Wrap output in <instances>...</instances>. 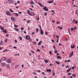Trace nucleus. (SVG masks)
<instances>
[{
	"label": "nucleus",
	"instance_id": "obj_63",
	"mask_svg": "<svg viewBox=\"0 0 78 78\" xmlns=\"http://www.w3.org/2000/svg\"><path fill=\"white\" fill-rule=\"evenodd\" d=\"M53 47L54 49H55V45H54Z\"/></svg>",
	"mask_w": 78,
	"mask_h": 78
},
{
	"label": "nucleus",
	"instance_id": "obj_11",
	"mask_svg": "<svg viewBox=\"0 0 78 78\" xmlns=\"http://www.w3.org/2000/svg\"><path fill=\"white\" fill-rule=\"evenodd\" d=\"M11 20H12V21H15V19L13 17H11Z\"/></svg>",
	"mask_w": 78,
	"mask_h": 78
},
{
	"label": "nucleus",
	"instance_id": "obj_30",
	"mask_svg": "<svg viewBox=\"0 0 78 78\" xmlns=\"http://www.w3.org/2000/svg\"><path fill=\"white\" fill-rule=\"evenodd\" d=\"M1 66L2 67H4V66H5V64L4 63H2Z\"/></svg>",
	"mask_w": 78,
	"mask_h": 78
},
{
	"label": "nucleus",
	"instance_id": "obj_13",
	"mask_svg": "<svg viewBox=\"0 0 78 78\" xmlns=\"http://www.w3.org/2000/svg\"><path fill=\"white\" fill-rule=\"evenodd\" d=\"M38 3L39 5L41 6V7H44V5H42V4H41V3H39V2H38Z\"/></svg>",
	"mask_w": 78,
	"mask_h": 78
},
{
	"label": "nucleus",
	"instance_id": "obj_49",
	"mask_svg": "<svg viewBox=\"0 0 78 78\" xmlns=\"http://www.w3.org/2000/svg\"><path fill=\"white\" fill-rule=\"evenodd\" d=\"M71 31H73V30H74V29L73 28H71Z\"/></svg>",
	"mask_w": 78,
	"mask_h": 78
},
{
	"label": "nucleus",
	"instance_id": "obj_38",
	"mask_svg": "<svg viewBox=\"0 0 78 78\" xmlns=\"http://www.w3.org/2000/svg\"><path fill=\"white\" fill-rule=\"evenodd\" d=\"M51 41L52 42H53V43H54V42H55V41H54V40H53V39H52L51 40Z\"/></svg>",
	"mask_w": 78,
	"mask_h": 78
},
{
	"label": "nucleus",
	"instance_id": "obj_16",
	"mask_svg": "<svg viewBox=\"0 0 78 78\" xmlns=\"http://www.w3.org/2000/svg\"><path fill=\"white\" fill-rule=\"evenodd\" d=\"M3 31L4 33H7V31L6 30H4Z\"/></svg>",
	"mask_w": 78,
	"mask_h": 78
},
{
	"label": "nucleus",
	"instance_id": "obj_12",
	"mask_svg": "<svg viewBox=\"0 0 78 78\" xmlns=\"http://www.w3.org/2000/svg\"><path fill=\"white\" fill-rule=\"evenodd\" d=\"M72 69V67H71L70 69H69L68 70L66 71L67 72H69L70 70H71Z\"/></svg>",
	"mask_w": 78,
	"mask_h": 78
},
{
	"label": "nucleus",
	"instance_id": "obj_40",
	"mask_svg": "<svg viewBox=\"0 0 78 78\" xmlns=\"http://www.w3.org/2000/svg\"><path fill=\"white\" fill-rule=\"evenodd\" d=\"M1 30H4V27H2L1 28Z\"/></svg>",
	"mask_w": 78,
	"mask_h": 78
},
{
	"label": "nucleus",
	"instance_id": "obj_54",
	"mask_svg": "<svg viewBox=\"0 0 78 78\" xmlns=\"http://www.w3.org/2000/svg\"><path fill=\"white\" fill-rule=\"evenodd\" d=\"M62 28H63L62 27H61L60 28L59 30H62Z\"/></svg>",
	"mask_w": 78,
	"mask_h": 78
},
{
	"label": "nucleus",
	"instance_id": "obj_29",
	"mask_svg": "<svg viewBox=\"0 0 78 78\" xmlns=\"http://www.w3.org/2000/svg\"><path fill=\"white\" fill-rule=\"evenodd\" d=\"M9 10L11 12H14V11H12V10L11 9H9Z\"/></svg>",
	"mask_w": 78,
	"mask_h": 78
},
{
	"label": "nucleus",
	"instance_id": "obj_37",
	"mask_svg": "<svg viewBox=\"0 0 78 78\" xmlns=\"http://www.w3.org/2000/svg\"><path fill=\"white\" fill-rule=\"evenodd\" d=\"M72 75L73 76V77H76V75L75 74H73Z\"/></svg>",
	"mask_w": 78,
	"mask_h": 78
},
{
	"label": "nucleus",
	"instance_id": "obj_10",
	"mask_svg": "<svg viewBox=\"0 0 78 78\" xmlns=\"http://www.w3.org/2000/svg\"><path fill=\"white\" fill-rule=\"evenodd\" d=\"M14 30L16 31H17V32H18L19 31V30L18 29L16 28H14Z\"/></svg>",
	"mask_w": 78,
	"mask_h": 78
},
{
	"label": "nucleus",
	"instance_id": "obj_24",
	"mask_svg": "<svg viewBox=\"0 0 78 78\" xmlns=\"http://www.w3.org/2000/svg\"><path fill=\"white\" fill-rule=\"evenodd\" d=\"M5 58L3 57L2 58V61H5Z\"/></svg>",
	"mask_w": 78,
	"mask_h": 78
},
{
	"label": "nucleus",
	"instance_id": "obj_42",
	"mask_svg": "<svg viewBox=\"0 0 78 78\" xmlns=\"http://www.w3.org/2000/svg\"><path fill=\"white\" fill-rule=\"evenodd\" d=\"M6 14L8 16H9V13H8V12H7L6 13Z\"/></svg>",
	"mask_w": 78,
	"mask_h": 78
},
{
	"label": "nucleus",
	"instance_id": "obj_47",
	"mask_svg": "<svg viewBox=\"0 0 78 78\" xmlns=\"http://www.w3.org/2000/svg\"><path fill=\"white\" fill-rule=\"evenodd\" d=\"M45 34H46V35H47H47H48V33H47V32H45Z\"/></svg>",
	"mask_w": 78,
	"mask_h": 78
},
{
	"label": "nucleus",
	"instance_id": "obj_46",
	"mask_svg": "<svg viewBox=\"0 0 78 78\" xmlns=\"http://www.w3.org/2000/svg\"><path fill=\"white\" fill-rule=\"evenodd\" d=\"M37 51H41V50H40L39 49H37Z\"/></svg>",
	"mask_w": 78,
	"mask_h": 78
},
{
	"label": "nucleus",
	"instance_id": "obj_25",
	"mask_svg": "<svg viewBox=\"0 0 78 78\" xmlns=\"http://www.w3.org/2000/svg\"><path fill=\"white\" fill-rule=\"evenodd\" d=\"M19 38L20 41H22V37H19Z\"/></svg>",
	"mask_w": 78,
	"mask_h": 78
},
{
	"label": "nucleus",
	"instance_id": "obj_62",
	"mask_svg": "<svg viewBox=\"0 0 78 78\" xmlns=\"http://www.w3.org/2000/svg\"><path fill=\"white\" fill-rule=\"evenodd\" d=\"M33 74H34V75H35L36 73L35 72H34L33 73Z\"/></svg>",
	"mask_w": 78,
	"mask_h": 78
},
{
	"label": "nucleus",
	"instance_id": "obj_28",
	"mask_svg": "<svg viewBox=\"0 0 78 78\" xmlns=\"http://www.w3.org/2000/svg\"><path fill=\"white\" fill-rule=\"evenodd\" d=\"M0 44L1 45H3V42L2 41H1L0 42Z\"/></svg>",
	"mask_w": 78,
	"mask_h": 78
},
{
	"label": "nucleus",
	"instance_id": "obj_5",
	"mask_svg": "<svg viewBox=\"0 0 78 78\" xmlns=\"http://www.w3.org/2000/svg\"><path fill=\"white\" fill-rule=\"evenodd\" d=\"M40 33L41 35H42L44 34V31L42 30V29H40Z\"/></svg>",
	"mask_w": 78,
	"mask_h": 78
},
{
	"label": "nucleus",
	"instance_id": "obj_45",
	"mask_svg": "<svg viewBox=\"0 0 78 78\" xmlns=\"http://www.w3.org/2000/svg\"><path fill=\"white\" fill-rule=\"evenodd\" d=\"M18 14H22V12H18Z\"/></svg>",
	"mask_w": 78,
	"mask_h": 78
},
{
	"label": "nucleus",
	"instance_id": "obj_15",
	"mask_svg": "<svg viewBox=\"0 0 78 78\" xmlns=\"http://www.w3.org/2000/svg\"><path fill=\"white\" fill-rule=\"evenodd\" d=\"M41 42H42V41H41L38 44V45H40L41 44Z\"/></svg>",
	"mask_w": 78,
	"mask_h": 78
},
{
	"label": "nucleus",
	"instance_id": "obj_31",
	"mask_svg": "<svg viewBox=\"0 0 78 78\" xmlns=\"http://www.w3.org/2000/svg\"><path fill=\"white\" fill-rule=\"evenodd\" d=\"M14 27H15V28L18 27V26L17 25H14Z\"/></svg>",
	"mask_w": 78,
	"mask_h": 78
},
{
	"label": "nucleus",
	"instance_id": "obj_19",
	"mask_svg": "<svg viewBox=\"0 0 78 78\" xmlns=\"http://www.w3.org/2000/svg\"><path fill=\"white\" fill-rule=\"evenodd\" d=\"M38 27H40V30L42 29V27H41V26H40V25H39V24H38Z\"/></svg>",
	"mask_w": 78,
	"mask_h": 78
},
{
	"label": "nucleus",
	"instance_id": "obj_48",
	"mask_svg": "<svg viewBox=\"0 0 78 78\" xmlns=\"http://www.w3.org/2000/svg\"><path fill=\"white\" fill-rule=\"evenodd\" d=\"M51 53H52V52H51V51H49V53L50 55H51Z\"/></svg>",
	"mask_w": 78,
	"mask_h": 78
},
{
	"label": "nucleus",
	"instance_id": "obj_56",
	"mask_svg": "<svg viewBox=\"0 0 78 78\" xmlns=\"http://www.w3.org/2000/svg\"><path fill=\"white\" fill-rule=\"evenodd\" d=\"M13 48H15V49H17V47H16V46H14V47H13Z\"/></svg>",
	"mask_w": 78,
	"mask_h": 78
},
{
	"label": "nucleus",
	"instance_id": "obj_14",
	"mask_svg": "<svg viewBox=\"0 0 78 78\" xmlns=\"http://www.w3.org/2000/svg\"><path fill=\"white\" fill-rule=\"evenodd\" d=\"M46 71L48 72H51V70L50 69H47Z\"/></svg>",
	"mask_w": 78,
	"mask_h": 78
},
{
	"label": "nucleus",
	"instance_id": "obj_43",
	"mask_svg": "<svg viewBox=\"0 0 78 78\" xmlns=\"http://www.w3.org/2000/svg\"><path fill=\"white\" fill-rule=\"evenodd\" d=\"M32 14H33V15H32L33 16H35V14L34 13V12H33Z\"/></svg>",
	"mask_w": 78,
	"mask_h": 78
},
{
	"label": "nucleus",
	"instance_id": "obj_53",
	"mask_svg": "<svg viewBox=\"0 0 78 78\" xmlns=\"http://www.w3.org/2000/svg\"><path fill=\"white\" fill-rule=\"evenodd\" d=\"M31 51L32 52V53H34V51H33V50H31Z\"/></svg>",
	"mask_w": 78,
	"mask_h": 78
},
{
	"label": "nucleus",
	"instance_id": "obj_20",
	"mask_svg": "<svg viewBox=\"0 0 78 78\" xmlns=\"http://www.w3.org/2000/svg\"><path fill=\"white\" fill-rule=\"evenodd\" d=\"M47 3H52L53 2H52V1H48L47 2Z\"/></svg>",
	"mask_w": 78,
	"mask_h": 78
},
{
	"label": "nucleus",
	"instance_id": "obj_39",
	"mask_svg": "<svg viewBox=\"0 0 78 78\" xmlns=\"http://www.w3.org/2000/svg\"><path fill=\"white\" fill-rule=\"evenodd\" d=\"M5 36L6 37H8V36H9V34H6V35H5Z\"/></svg>",
	"mask_w": 78,
	"mask_h": 78
},
{
	"label": "nucleus",
	"instance_id": "obj_36",
	"mask_svg": "<svg viewBox=\"0 0 78 78\" xmlns=\"http://www.w3.org/2000/svg\"><path fill=\"white\" fill-rule=\"evenodd\" d=\"M37 33H38V31H39V29L38 28H37L36 30Z\"/></svg>",
	"mask_w": 78,
	"mask_h": 78
},
{
	"label": "nucleus",
	"instance_id": "obj_52",
	"mask_svg": "<svg viewBox=\"0 0 78 78\" xmlns=\"http://www.w3.org/2000/svg\"><path fill=\"white\" fill-rule=\"evenodd\" d=\"M17 3H18V4H19V3H20V1H18L17 2Z\"/></svg>",
	"mask_w": 78,
	"mask_h": 78
},
{
	"label": "nucleus",
	"instance_id": "obj_6",
	"mask_svg": "<svg viewBox=\"0 0 78 78\" xmlns=\"http://www.w3.org/2000/svg\"><path fill=\"white\" fill-rule=\"evenodd\" d=\"M9 3H14V1L13 0H9Z\"/></svg>",
	"mask_w": 78,
	"mask_h": 78
},
{
	"label": "nucleus",
	"instance_id": "obj_23",
	"mask_svg": "<svg viewBox=\"0 0 78 78\" xmlns=\"http://www.w3.org/2000/svg\"><path fill=\"white\" fill-rule=\"evenodd\" d=\"M14 14H15V15H16V16H17V17H18V16L19 15V14H18V13H14Z\"/></svg>",
	"mask_w": 78,
	"mask_h": 78
},
{
	"label": "nucleus",
	"instance_id": "obj_35",
	"mask_svg": "<svg viewBox=\"0 0 78 78\" xmlns=\"http://www.w3.org/2000/svg\"><path fill=\"white\" fill-rule=\"evenodd\" d=\"M7 41H8V39L7 38L6 39L5 41V42H7Z\"/></svg>",
	"mask_w": 78,
	"mask_h": 78
},
{
	"label": "nucleus",
	"instance_id": "obj_51",
	"mask_svg": "<svg viewBox=\"0 0 78 78\" xmlns=\"http://www.w3.org/2000/svg\"><path fill=\"white\" fill-rule=\"evenodd\" d=\"M23 29H24V28L23 27H22V28L21 29V30H23Z\"/></svg>",
	"mask_w": 78,
	"mask_h": 78
},
{
	"label": "nucleus",
	"instance_id": "obj_17",
	"mask_svg": "<svg viewBox=\"0 0 78 78\" xmlns=\"http://www.w3.org/2000/svg\"><path fill=\"white\" fill-rule=\"evenodd\" d=\"M44 62L45 63H48V60H44Z\"/></svg>",
	"mask_w": 78,
	"mask_h": 78
},
{
	"label": "nucleus",
	"instance_id": "obj_2",
	"mask_svg": "<svg viewBox=\"0 0 78 78\" xmlns=\"http://www.w3.org/2000/svg\"><path fill=\"white\" fill-rule=\"evenodd\" d=\"M26 39L27 40H30V37L29 35H27L26 36Z\"/></svg>",
	"mask_w": 78,
	"mask_h": 78
},
{
	"label": "nucleus",
	"instance_id": "obj_1",
	"mask_svg": "<svg viewBox=\"0 0 78 78\" xmlns=\"http://www.w3.org/2000/svg\"><path fill=\"white\" fill-rule=\"evenodd\" d=\"M27 14H28L29 16H33V14H31V12L29 10H27Z\"/></svg>",
	"mask_w": 78,
	"mask_h": 78
},
{
	"label": "nucleus",
	"instance_id": "obj_44",
	"mask_svg": "<svg viewBox=\"0 0 78 78\" xmlns=\"http://www.w3.org/2000/svg\"><path fill=\"white\" fill-rule=\"evenodd\" d=\"M35 34V32H33L31 33L32 35H33V34Z\"/></svg>",
	"mask_w": 78,
	"mask_h": 78
},
{
	"label": "nucleus",
	"instance_id": "obj_50",
	"mask_svg": "<svg viewBox=\"0 0 78 78\" xmlns=\"http://www.w3.org/2000/svg\"><path fill=\"white\" fill-rule=\"evenodd\" d=\"M52 74L53 75V76H55V73H52Z\"/></svg>",
	"mask_w": 78,
	"mask_h": 78
},
{
	"label": "nucleus",
	"instance_id": "obj_8",
	"mask_svg": "<svg viewBox=\"0 0 78 78\" xmlns=\"http://www.w3.org/2000/svg\"><path fill=\"white\" fill-rule=\"evenodd\" d=\"M31 3H30V5H34V2H33V1L31 0L30 2Z\"/></svg>",
	"mask_w": 78,
	"mask_h": 78
},
{
	"label": "nucleus",
	"instance_id": "obj_61",
	"mask_svg": "<svg viewBox=\"0 0 78 78\" xmlns=\"http://www.w3.org/2000/svg\"><path fill=\"white\" fill-rule=\"evenodd\" d=\"M75 24H76V23H78V21H75Z\"/></svg>",
	"mask_w": 78,
	"mask_h": 78
},
{
	"label": "nucleus",
	"instance_id": "obj_32",
	"mask_svg": "<svg viewBox=\"0 0 78 78\" xmlns=\"http://www.w3.org/2000/svg\"><path fill=\"white\" fill-rule=\"evenodd\" d=\"M75 22V19H73V21L72 22V23H74Z\"/></svg>",
	"mask_w": 78,
	"mask_h": 78
},
{
	"label": "nucleus",
	"instance_id": "obj_18",
	"mask_svg": "<svg viewBox=\"0 0 78 78\" xmlns=\"http://www.w3.org/2000/svg\"><path fill=\"white\" fill-rule=\"evenodd\" d=\"M55 63H56V64H60V62H58V61H56L55 62Z\"/></svg>",
	"mask_w": 78,
	"mask_h": 78
},
{
	"label": "nucleus",
	"instance_id": "obj_34",
	"mask_svg": "<svg viewBox=\"0 0 78 78\" xmlns=\"http://www.w3.org/2000/svg\"><path fill=\"white\" fill-rule=\"evenodd\" d=\"M37 17L38 19L37 20H39L40 19V18H39V16H38Z\"/></svg>",
	"mask_w": 78,
	"mask_h": 78
},
{
	"label": "nucleus",
	"instance_id": "obj_9",
	"mask_svg": "<svg viewBox=\"0 0 78 78\" xmlns=\"http://www.w3.org/2000/svg\"><path fill=\"white\" fill-rule=\"evenodd\" d=\"M56 37H57V43H58V42H59V36L57 35L56 36Z\"/></svg>",
	"mask_w": 78,
	"mask_h": 78
},
{
	"label": "nucleus",
	"instance_id": "obj_26",
	"mask_svg": "<svg viewBox=\"0 0 78 78\" xmlns=\"http://www.w3.org/2000/svg\"><path fill=\"white\" fill-rule=\"evenodd\" d=\"M6 66H7V68H9V67H10L9 65V64H7Z\"/></svg>",
	"mask_w": 78,
	"mask_h": 78
},
{
	"label": "nucleus",
	"instance_id": "obj_33",
	"mask_svg": "<svg viewBox=\"0 0 78 78\" xmlns=\"http://www.w3.org/2000/svg\"><path fill=\"white\" fill-rule=\"evenodd\" d=\"M44 15L45 16H46L47 15V12H46L44 14Z\"/></svg>",
	"mask_w": 78,
	"mask_h": 78
},
{
	"label": "nucleus",
	"instance_id": "obj_60",
	"mask_svg": "<svg viewBox=\"0 0 78 78\" xmlns=\"http://www.w3.org/2000/svg\"><path fill=\"white\" fill-rule=\"evenodd\" d=\"M72 69H73V70H74L75 69V68H74V67H73V66L72 67Z\"/></svg>",
	"mask_w": 78,
	"mask_h": 78
},
{
	"label": "nucleus",
	"instance_id": "obj_3",
	"mask_svg": "<svg viewBox=\"0 0 78 78\" xmlns=\"http://www.w3.org/2000/svg\"><path fill=\"white\" fill-rule=\"evenodd\" d=\"M43 9L44 10V11H48V9H47V7H44Z\"/></svg>",
	"mask_w": 78,
	"mask_h": 78
},
{
	"label": "nucleus",
	"instance_id": "obj_64",
	"mask_svg": "<svg viewBox=\"0 0 78 78\" xmlns=\"http://www.w3.org/2000/svg\"><path fill=\"white\" fill-rule=\"evenodd\" d=\"M59 23L58 22H56V24H59Z\"/></svg>",
	"mask_w": 78,
	"mask_h": 78
},
{
	"label": "nucleus",
	"instance_id": "obj_7",
	"mask_svg": "<svg viewBox=\"0 0 78 78\" xmlns=\"http://www.w3.org/2000/svg\"><path fill=\"white\" fill-rule=\"evenodd\" d=\"M7 62V63H11V61L10 60V59H8L6 61Z\"/></svg>",
	"mask_w": 78,
	"mask_h": 78
},
{
	"label": "nucleus",
	"instance_id": "obj_59",
	"mask_svg": "<svg viewBox=\"0 0 78 78\" xmlns=\"http://www.w3.org/2000/svg\"><path fill=\"white\" fill-rule=\"evenodd\" d=\"M41 48H44V46H41Z\"/></svg>",
	"mask_w": 78,
	"mask_h": 78
},
{
	"label": "nucleus",
	"instance_id": "obj_21",
	"mask_svg": "<svg viewBox=\"0 0 78 78\" xmlns=\"http://www.w3.org/2000/svg\"><path fill=\"white\" fill-rule=\"evenodd\" d=\"M19 66V65H16L15 67V69H17V68H18V67Z\"/></svg>",
	"mask_w": 78,
	"mask_h": 78
},
{
	"label": "nucleus",
	"instance_id": "obj_27",
	"mask_svg": "<svg viewBox=\"0 0 78 78\" xmlns=\"http://www.w3.org/2000/svg\"><path fill=\"white\" fill-rule=\"evenodd\" d=\"M57 58L58 59H61V58L60 57V56H57Z\"/></svg>",
	"mask_w": 78,
	"mask_h": 78
},
{
	"label": "nucleus",
	"instance_id": "obj_4",
	"mask_svg": "<svg viewBox=\"0 0 78 78\" xmlns=\"http://www.w3.org/2000/svg\"><path fill=\"white\" fill-rule=\"evenodd\" d=\"M73 55V51H72V53H71V54L69 55V58H71V57H72V56Z\"/></svg>",
	"mask_w": 78,
	"mask_h": 78
},
{
	"label": "nucleus",
	"instance_id": "obj_55",
	"mask_svg": "<svg viewBox=\"0 0 78 78\" xmlns=\"http://www.w3.org/2000/svg\"><path fill=\"white\" fill-rule=\"evenodd\" d=\"M51 12H53L54 14H55V12H54V11L53 10H51Z\"/></svg>",
	"mask_w": 78,
	"mask_h": 78
},
{
	"label": "nucleus",
	"instance_id": "obj_41",
	"mask_svg": "<svg viewBox=\"0 0 78 78\" xmlns=\"http://www.w3.org/2000/svg\"><path fill=\"white\" fill-rule=\"evenodd\" d=\"M56 50L55 51V53H58V51H57V50Z\"/></svg>",
	"mask_w": 78,
	"mask_h": 78
},
{
	"label": "nucleus",
	"instance_id": "obj_58",
	"mask_svg": "<svg viewBox=\"0 0 78 78\" xmlns=\"http://www.w3.org/2000/svg\"><path fill=\"white\" fill-rule=\"evenodd\" d=\"M59 45L60 46H61V45H62V44H61V43H59Z\"/></svg>",
	"mask_w": 78,
	"mask_h": 78
},
{
	"label": "nucleus",
	"instance_id": "obj_22",
	"mask_svg": "<svg viewBox=\"0 0 78 78\" xmlns=\"http://www.w3.org/2000/svg\"><path fill=\"white\" fill-rule=\"evenodd\" d=\"M71 48H75V46L73 45V46H72V45L71 46Z\"/></svg>",
	"mask_w": 78,
	"mask_h": 78
},
{
	"label": "nucleus",
	"instance_id": "obj_57",
	"mask_svg": "<svg viewBox=\"0 0 78 78\" xmlns=\"http://www.w3.org/2000/svg\"><path fill=\"white\" fill-rule=\"evenodd\" d=\"M24 33L25 34H27V32L26 31H24Z\"/></svg>",
	"mask_w": 78,
	"mask_h": 78
}]
</instances>
